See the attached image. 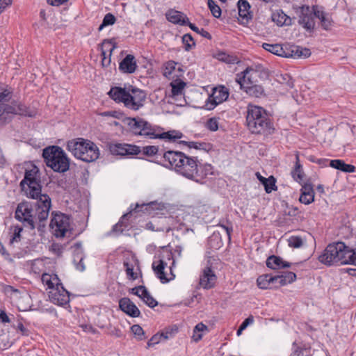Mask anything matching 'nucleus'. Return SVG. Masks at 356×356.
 <instances>
[{"instance_id":"nucleus-1","label":"nucleus","mask_w":356,"mask_h":356,"mask_svg":"<svg viewBox=\"0 0 356 356\" xmlns=\"http://www.w3.org/2000/svg\"><path fill=\"white\" fill-rule=\"evenodd\" d=\"M157 162L158 164L172 169L186 179L196 182H200L208 175L213 174L211 165L202 164L197 156H188L180 151H165L158 157Z\"/></svg>"},{"instance_id":"nucleus-2","label":"nucleus","mask_w":356,"mask_h":356,"mask_svg":"<svg viewBox=\"0 0 356 356\" xmlns=\"http://www.w3.org/2000/svg\"><path fill=\"white\" fill-rule=\"evenodd\" d=\"M127 124L129 130L135 135L145 136L150 139H167L169 141H175L183 136L177 131H169L163 133H157L156 127L152 126L147 121L140 118H127Z\"/></svg>"},{"instance_id":"nucleus-3","label":"nucleus","mask_w":356,"mask_h":356,"mask_svg":"<svg viewBox=\"0 0 356 356\" xmlns=\"http://www.w3.org/2000/svg\"><path fill=\"white\" fill-rule=\"evenodd\" d=\"M355 250L343 242L337 241L327 245L318 256V261L328 266L351 264Z\"/></svg>"},{"instance_id":"nucleus-4","label":"nucleus","mask_w":356,"mask_h":356,"mask_svg":"<svg viewBox=\"0 0 356 356\" xmlns=\"http://www.w3.org/2000/svg\"><path fill=\"white\" fill-rule=\"evenodd\" d=\"M246 123L248 129L254 134H271L273 124L262 107L249 104L247 109Z\"/></svg>"},{"instance_id":"nucleus-5","label":"nucleus","mask_w":356,"mask_h":356,"mask_svg":"<svg viewBox=\"0 0 356 356\" xmlns=\"http://www.w3.org/2000/svg\"><path fill=\"white\" fill-rule=\"evenodd\" d=\"M108 95L115 102L122 103L126 108L134 111L143 108L146 99V92L137 88L127 91L121 87H112Z\"/></svg>"},{"instance_id":"nucleus-6","label":"nucleus","mask_w":356,"mask_h":356,"mask_svg":"<svg viewBox=\"0 0 356 356\" xmlns=\"http://www.w3.org/2000/svg\"><path fill=\"white\" fill-rule=\"evenodd\" d=\"M29 198L37 200L35 203V216L40 222L47 220L51 207V201L47 194H42L41 181L33 184H26L24 188H22Z\"/></svg>"},{"instance_id":"nucleus-7","label":"nucleus","mask_w":356,"mask_h":356,"mask_svg":"<svg viewBox=\"0 0 356 356\" xmlns=\"http://www.w3.org/2000/svg\"><path fill=\"white\" fill-rule=\"evenodd\" d=\"M66 148L75 158L86 163L95 161L100 155L95 143L81 138L69 140Z\"/></svg>"},{"instance_id":"nucleus-8","label":"nucleus","mask_w":356,"mask_h":356,"mask_svg":"<svg viewBox=\"0 0 356 356\" xmlns=\"http://www.w3.org/2000/svg\"><path fill=\"white\" fill-rule=\"evenodd\" d=\"M42 156L46 165L57 172H65L70 168V159L59 146L52 145L43 149Z\"/></svg>"},{"instance_id":"nucleus-9","label":"nucleus","mask_w":356,"mask_h":356,"mask_svg":"<svg viewBox=\"0 0 356 356\" xmlns=\"http://www.w3.org/2000/svg\"><path fill=\"white\" fill-rule=\"evenodd\" d=\"M268 76V72L260 65L248 67L241 73L236 74V81L240 85H252L258 83V79H264Z\"/></svg>"},{"instance_id":"nucleus-10","label":"nucleus","mask_w":356,"mask_h":356,"mask_svg":"<svg viewBox=\"0 0 356 356\" xmlns=\"http://www.w3.org/2000/svg\"><path fill=\"white\" fill-rule=\"evenodd\" d=\"M15 218L22 222L24 227H29L31 229H35L34 219L38 220L35 216V209L33 210L32 204L29 202H22L18 204L15 213Z\"/></svg>"},{"instance_id":"nucleus-11","label":"nucleus","mask_w":356,"mask_h":356,"mask_svg":"<svg viewBox=\"0 0 356 356\" xmlns=\"http://www.w3.org/2000/svg\"><path fill=\"white\" fill-rule=\"evenodd\" d=\"M50 227L56 237H64L70 232L69 216L62 213H52Z\"/></svg>"},{"instance_id":"nucleus-12","label":"nucleus","mask_w":356,"mask_h":356,"mask_svg":"<svg viewBox=\"0 0 356 356\" xmlns=\"http://www.w3.org/2000/svg\"><path fill=\"white\" fill-rule=\"evenodd\" d=\"M318 6L310 8L309 6H302L298 10V24L307 31H313L315 27V13Z\"/></svg>"},{"instance_id":"nucleus-13","label":"nucleus","mask_w":356,"mask_h":356,"mask_svg":"<svg viewBox=\"0 0 356 356\" xmlns=\"http://www.w3.org/2000/svg\"><path fill=\"white\" fill-rule=\"evenodd\" d=\"M228 89L222 86L214 88L203 106L206 110H213L216 106L226 101L229 97Z\"/></svg>"},{"instance_id":"nucleus-14","label":"nucleus","mask_w":356,"mask_h":356,"mask_svg":"<svg viewBox=\"0 0 356 356\" xmlns=\"http://www.w3.org/2000/svg\"><path fill=\"white\" fill-rule=\"evenodd\" d=\"M216 280L217 276L212 266L211 259L209 258L202 268L199 284L203 289H209L215 286Z\"/></svg>"},{"instance_id":"nucleus-15","label":"nucleus","mask_w":356,"mask_h":356,"mask_svg":"<svg viewBox=\"0 0 356 356\" xmlns=\"http://www.w3.org/2000/svg\"><path fill=\"white\" fill-rule=\"evenodd\" d=\"M3 112V123L6 121V115L7 114H15L29 117H33L35 115V111L30 109L22 103L17 101L12 102L11 105L0 106Z\"/></svg>"},{"instance_id":"nucleus-16","label":"nucleus","mask_w":356,"mask_h":356,"mask_svg":"<svg viewBox=\"0 0 356 356\" xmlns=\"http://www.w3.org/2000/svg\"><path fill=\"white\" fill-rule=\"evenodd\" d=\"M106 147L113 155L126 156L137 155L140 153V148L138 146L118 143H108Z\"/></svg>"},{"instance_id":"nucleus-17","label":"nucleus","mask_w":356,"mask_h":356,"mask_svg":"<svg viewBox=\"0 0 356 356\" xmlns=\"http://www.w3.org/2000/svg\"><path fill=\"white\" fill-rule=\"evenodd\" d=\"M262 47L265 50H266L275 55L286 57V58L292 57V56L300 57L303 54L302 50H300V48L298 46H294V45L291 46V53L285 52L282 46L280 44L263 43Z\"/></svg>"},{"instance_id":"nucleus-18","label":"nucleus","mask_w":356,"mask_h":356,"mask_svg":"<svg viewBox=\"0 0 356 356\" xmlns=\"http://www.w3.org/2000/svg\"><path fill=\"white\" fill-rule=\"evenodd\" d=\"M153 204H154L153 202H150L148 204L143 203L141 204H140L138 203L136 204L135 207L134 209H132L129 212L124 214L120 218L119 222L113 226L112 229L110 231V232L108 234L111 235L112 234H115L116 235H119L120 234H122L123 232V231L124 230V229L129 227V223L127 221H128L129 218H130L131 216L132 215V211L138 212L140 211L139 210L140 207H151Z\"/></svg>"},{"instance_id":"nucleus-19","label":"nucleus","mask_w":356,"mask_h":356,"mask_svg":"<svg viewBox=\"0 0 356 356\" xmlns=\"http://www.w3.org/2000/svg\"><path fill=\"white\" fill-rule=\"evenodd\" d=\"M49 297L51 302L59 306H65L70 302V293L62 283L49 291Z\"/></svg>"},{"instance_id":"nucleus-20","label":"nucleus","mask_w":356,"mask_h":356,"mask_svg":"<svg viewBox=\"0 0 356 356\" xmlns=\"http://www.w3.org/2000/svg\"><path fill=\"white\" fill-rule=\"evenodd\" d=\"M120 309L131 317H138L140 312L136 305L129 298H122L119 301Z\"/></svg>"},{"instance_id":"nucleus-21","label":"nucleus","mask_w":356,"mask_h":356,"mask_svg":"<svg viewBox=\"0 0 356 356\" xmlns=\"http://www.w3.org/2000/svg\"><path fill=\"white\" fill-rule=\"evenodd\" d=\"M40 181V176L38 168L33 165L31 169L26 170L24 177L20 182L22 188H24L26 184H35V182Z\"/></svg>"},{"instance_id":"nucleus-22","label":"nucleus","mask_w":356,"mask_h":356,"mask_svg":"<svg viewBox=\"0 0 356 356\" xmlns=\"http://www.w3.org/2000/svg\"><path fill=\"white\" fill-rule=\"evenodd\" d=\"M136 67L135 58L131 54L127 55L119 64V70L123 73L132 74Z\"/></svg>"},{"instance_id":"nucleus-23","label":"nucleus","mask_w":356,"mask_h":356,"mask_svg":"<svg viewBox=\"0 0 356 356\" xmlns=\"http://www.w3.org/2000/svg\"><path fill=\"white\" fill-rule=\"evenodd\" d=\"M165 16L170 22L175 24L185 26L187 25L189 22L188 18L185 14L175 10H168Z\"/></svg>"},{"instance_id":"nucleus-24","label":"nucleus","mask_w":356,"mask_h":356,"mask_svg":"<svg viewBox=\"0 0 356 356\" xmlns=\"http://www.w3.org/2000/svg\"><path fill=\"white\" fill-rule=\"evenodd\" d=\"M314 200V191L310 183H305L302 186L301 194L299 201L305 204H309Z\"/></svg>"},{"instance_id":"nucleus-25","label":"nucleus","mask_w":356,"mask_h":356,"mask_svg":"<svg viewBox=\"0 0 356 356\" xmlns=\"http://www.w3.org/2000/svg\"><path fill=\"white\" fill-rule=\"evenodd\" d=\"M268 268L278 270L291 267V263L285 261L280 257L271 255L268 257L266 261Z\"/></svg>"},{"instance_id":"nucleus-26","label":"nucleus","mask_w":356,"mask_h":356,"mask_svg":"<svg viewBox=\"0 0 356 356\" xmlns=\"http://www.w3.org/2000/svg\"><path fill=\"white\" fill-rule=\"evenodd\" d=\"M166 266V262H165L163 259H159L152 263V269L154 273L160 280L161 282L163 284L170 281V279L166 277L165 273H164V269Z\"/></svg>"},{"instance_id":"nucleus-27","label":"nucleus","mask_w":356,"mask_h":356,"mask_svg":"<svg viewBox=\"0 0 356 356\" xmlns=\"http://www.w3.org/2000/svg\"><path fill=\"white\" fill-rule=\"evenodd\" d=\"M242 90H243L247 95L253 97H261L264 95V89L261 85L258 83L252 84V85H246L241 84V88H240Z\"/></svg>"},{"instance_id":"nucleus-28","label":"nucleus","mask_w":356,"mask_h":356,"mask_svg":"<svg viewBox=\"0 0 356 356\" xmlns=\"http://www.w3.org/2000/svg\"><path fill=\"white\" fill-rule=\"evenodd\" d=\"M315 16L316 18H318L320 20L321 27L323 29L327 31L331 29L333 21L331 15L329 13H325L322 10H319L318 8H317V10H316Z\"/></svg>"},{"instance_id":"nucleus-29","label":"nucleus","mask_w":356,"mask_h":356,"mask_svg":"<svg viewBox=\"0 0 356 356\" xmlns=\"http://www.w3.org/2000/svg\"><path fill=\"white\" fill-rule=\"evenodd\" d=\"M239 17L248 22L251 19L250 6L246 0H239L237 3Z\"/></svg>"},{"instance_id":"nucleus-30","label":"nucleus","mask_w":356,"mask_h":356,"mask_svg":"<svg viewBox=\"0 0 356 356\" xmlns=\"http://www.w3.org/2000/svg\"><path fill=\"white\" fill-rule=\"evenodd\" d=\"M41 280L42 283L47 286L50 291L61 284L60 279L56 274L43 273Z\"/></svg>"},{"instance_id":"nucleus-31","label":"nucleus","mask_w":356,"mask_h":356,"mask_svg":"<svg viewBox=\"0 0 356 356\" xmlns=\"http://www.w3.org/2000/svg\"><path fill=\"white\" fill-rule=\"evenodd\" d=\"M330 166L344 172H353L355 170L354 165L346 164L343 161L340 159L330 160Z\"/></svg>"},{"instance_id":"nucleus-32","label":"nucleus","mask_w":356,"mask_h":356,"mask_svg":"<svg viewBox=\"0 0 356 356\" xmlns=\"http://www.w3.org/2000/svg\"><path fill=\"white\" fill-rule=\"evenodd\" d=\"M273 280H276L275 275L269 274L261 275L257 280V286L261 289H271L270 282Z\"/></svg>"},{"instance_id":"nucleus-33","label":"nucleus","mask_w":356,"mask_h":356,"mask_svg":"<svg viewBox=\"0 0 356 356\" xmlns=\"http://www.w3.org/2000/svg\"><path fill=\"white\" fill-rule=\"evenodd\" d=\"M272 19L279 26L289 25L291 21V18L281 10L273 13Z\"/></svg>"},{"instance_id":"nucleus-34","label":"nucleus","mask_w":356,"mask_h":356,"mask_svg":"<svg viewBox=\"0 0 356 356\" xmlns=\"http://www.w3.org/2000/svg\"><path fill=\"white\" fill-rule=\"evenodd\" d=\"M147 156H156L155 163H158L157 159L158 157H160L161 155H163L165 152H160L159 147L155 145H147L143 147V149L140 150V152Z\"/></svg>"},{"instance_id":"nucleus-35","label":"nucleus","mask_w":356,"mask_h":356,"mask_svg":"<svg viewBox=\"0 0 356 356\" xmlns=\"http://www.w3.org/2000/svg\"><path fill=\"white\" fill-rule=\"evenodd\" d=\"M276 279L280 280V285H286L294 282L296 279V275L291 271L282 273L281 275H277Z\"/></svg>"},{"instance_id":"nucleus-36","label":"nucleus","mask_w":356,"mask_h":356,"mask_svg":"<svg viewBox=\"0 0 356 356\" xmlns=\"http://www.w3.org/2000/svg\"><path fill=\"white\" fill-rule=\"evenodd\" d=\"M186 83L181 80L175 81L170 83L172 95L173 97L181 96Z\"/></svg>"},{"instance_id":"nucleus-37","label":"nucleus","mask_w":356,"mask_h":356,"mask_svg":"<svg viewBox=\"0 0 356 356\" xmlns=\"http://www.w3.org/2000/svg\"><path fill=\"white\" fill-rule=\"evenodd\" d=\"M116 44L111 40H105L102 44L101 56L103 57H108L106 52L108 51V56H111L113 51L115 49Z\"/></svg>"},{"instance_id":"nucleus-38","label":"nucleus","mask_w":356,"mask_h":356,"mask_svg":"<svg viewBox=\"0 0 356 356\" xmlns=\"http://www.w3.org/2000/svg\"><path fill=\"white\" fill-rule=\"evenodd\" d=\"M140 299L151 308L158 305V302L151 296L147 289H143V294H140Z\"/></svg>"},{"instance_id":"nucleus-39","label":"nucleus","mask_w":356,"mask_h":356,"mask_svg":"<svg viewBox=\"0 0 356 356\" xmlns=\"http://www.w3.org/2000/svg\"><path fill=\"white\" fill-rule=\"evenodd\" d=\"M276 80L281 84L286 85L289 88L293 87V81L289 74H280L276 75Z\"/></svg>"},{"instance_id":"nucleus-40","label":"nucleus","mask_w":356,"mask_h":356,"mask_svg":"<svg viewBox=\"0 0 356 356\" xmlns=\"http://www.w3.org/2000/svg\"><path fill=\"white\" fill-rule=\"evenodd\" d=\"M116 21L115 17L111 13H107L104 17L103 21L98 28V31H101L107 26L113 25Z\"/></svg>"},{"instance_id":"nucleus-41","label":"nucleus","mask_w":356,"mask_h":356,"mask_svg":"<svg viewBox=\"0 0 356 356\" xmlns=\"http://www.w3.org/2000/svg\"><path fill=\"white\" fill-rule=\"evenodd\" d=\"M264 180L265 181L262 184L264 186L265 191L267 193H270L273 191L277 190V186L275 185L276 180L273 176H270L267 178V179Z\"/></svg>"},{"instance_id":"nucleus-42","label":"nucleus","mask_w":356,"mask_h":356,"mask_svg":"<svg viewBox=\"0 0 356 356\" xmlns=\"http://www.w3.org/2000/svg\"><path fill=\"white\" fill-rule=\"evenodd\" d=\"M217 58L222 62H225L226 63L229 64H234L238 63V58L236 56H230L229 54H227L224 52H220L218 54Z\"/></svg>"},{"instance_id":"nucleus-43","label":"nucleus","mask_w":356,"mask_h":356,"mask_svg":"<svg viewBox=\"0 0 356 356\" xmlns=\"http://www.w3.org/2000/svg\"><path fill=\"white\" fill-rule=\"evenodd\" d=\"M177 63L175 61L170 60L167 62L163 67V74L166 78H170L172 72L175 70Z\"/></svg>"},{"instance_id":"nucleus-44","label":"nucleus","mask_w":356,"mask_h":356,"mask_svg":"<svg viewBox=\"0 0 356 356\" xmlns=\"http://www.w3.org/2000/svg\"><path fill=\"white\" fill-rule=\"evenodd\" d=\"M12 97V91L10 88L0 86V102L9 101Z\"/></svg>"},{"instance_id":"nucleus-45","label":"nucleus","mask_w":356,"mask_h":356,"mask_svg":"<svg viewBox=\"0 0 356 356\" xmlns=\"http://www.w3.org/2000/svg\"><path fill=\"white\" fill-rule=\"evenodd\" d=\"M182 42L186 51H188L195 45L192 35L189 33L184 34L182 37Z\"/></svg>"},{"instance_id":"nucleus-46","label":"nucleus","mask_w":356,"mask_h":356,"mask_svg":"<svg viewBox=\"0 0 356 356\" xmlns=\"http://www.w3.org/2000/svg\"><path fill=\"white\" fill-rule=\"evenodd\" d=\"M289 246L293 248H299L303 244V240L300 236H291L288 239Z\"/></svg>"},{"instance_id":"nucleus-47","label":"nucleus","mask_w":356,"mask_h":356,"mask_svg":"<svg viewBox=\"0 0 356 356\" xmlns=\"http://www.w3.org/2000/svg\"><path fill=\"white\" fill-rule=\"evenodd\" d=\"M208 7L214 17L219 18L221 15V9L213 0H208Z\"/></svg>"},{"instance_id":"nucleus-48","label":"nucleus","mask_w":356,"mask_h":356,"mask_svg":"<svg viewBox=\"0 0 356 356\" xmlns=\"http://www.w3.org/2000/svg\"><path fill=\"white\" fill-rule=\"evenodd\" d=\"M131 332L139 341L145 339L143 329L139 325H134L131 327Z\"/></svg>"},{"instance_id":"nucleus-49","label":"nucleus","mask_w":356,"mask_h":356,"mask_svg":"<svg viewBox=\"0 0 356 356\" xmlns=\"http://www.w3.org/2000/svg\"><path fill=\"white\" fill-rule=\"evenodd\" d=\"M187 26H188L191 30L196 32L197 33H199L202 37L211 40V35L207 31H205L204 29H200L197 26H196L194 24L188 22Z\"/></svg>"},{"instance_id":"nucleus-50","label":"nucleus","mask_w":356,"mask_h":356,"mask_svg":"<svg viewBox=\"0 0 356 356\" xmlns=\"http://www.w3.org/2000/svg\"><path fill=\"white\" fill-rule=\"evenodd\" d=\"M218 118H211L207 121L205 127L211 131H216L218 129Z\"/></svg>"},{"instance_id":"nucleus-51","label":"nucleus","mask_w":356,"mask_h":356,"mask_svg":"<svg viewBox=\"0 0 356 356\" xmlns=\"http://www.w3.org/2000/svg\"><path fill=\"white\" fill-rule=\"evenodd\" d=\"M23 228L19 225H16L14 227V232L12 238L10 240V243L13 244L14 243H17L21 240V232H22Z\"/></svg>"},{"instance_id":"nucleus-52","label":"nucleus","mask_w":356,"mask_h":356,"mask_svg":"<svg viewBox=\"0 0 356 356\" xmlns=\"http://www.w3.org/2000/svg\"><path fill=\"white\" fill-rule=\"evenodd\" d=\"M124 266L125 268V271L127 277L131 280H136L137 278L136 273L134 272V266L132 264H130L128 261H124Z\"/></svg>"},{"instance_id":"nucleus-53","label":"nucleus","mask_w":356,"mask_h":356,"mask_svg":"<svg viewBox=\"0 0 356 356\" xmlns=\"http://www.w3.org/2000/svg\"><path fill=\"white\" fill-rule=\"evenodd\" d=\"M218 226L220 227L227 234L228 240H231V233L233 231L232 226L230 222H227L226 224L220 222Z\"/></svg>"},{"instance_id":"nucleus-54","label":"nucleus","mask_w":356,"mask_h":356,"mask_svg":"<svg viewBox=\"0 0 356 356\" xmlns=\"http://www.w3.org/2000/svg\"><path fill=\"white\" fill-rule=\"evenodd\" d=\"M293 177L296 181L302 180V168L300 164L298 162L296 163L295 170L293 172Z\"/></svg>"},{"instance_id":"nucleus-55","label":"nucleus","mask_w":356,"mask_h":356,"mask_svg":"<svg viewBox=\"0 0 356 356\" xmlns=\"http://www.w3.org/2000/svg\"><path fill=\"white\" fill-rule=\"evenodd\" d=\"M163 335H160L159 334H156L152 337V338L147 341V348L154 345L159 343L162 338Z\"/></svg>"},{"instance_id":"nucleus-56","label":"nucleus","mask_w":356,"mask_h":356,"mask_svg":"<svg viewBox=\"0 0 356 356\" xmlns=\"http://www.w3.org/2000/svg\"><path fill=\"white\" fill-rule=\"evenodd\" d=\"M212 149V145L208 143H198L197 142V147L195 149L204 150L207 152Z\"/></svg>"},{"instance_id":"nucleus-57","label":"nucleus","mask_w":356,"mask_h":356,"mask_svg":"<svg viewBox=\"0 0 356 356\" xmlns=\"http://www.w3.org/2000/svg\"><path fill=\"white\" fill-rule=\"evenodd\" d=\"M14 327L24 336H29L30 334V331L24 326L22 322H18L17 325L16 326L14 325Z\"/></svg>"},{"instance_id":"nucleus-58","label":"nucleus","mask_w":356,"mask_h":356,"mask_svg":"<svg viewBox=\"0 0 356 356\" xmlns=\"http://www.w3.org/2000/svg\"><path fill=\"white\" fill-rule=\"evenodd\" d=\"M81 327L83 330L88 333L95 334L97 333V330L94 328L91 325L89 324H83L81 325Z\"/></svg>"},{"instance_id":"nucleus-59","label":"nucleus","mask_w":356,"mask_h":356,"mask_svg":"<svg viewBox=\"0 0 356 356\" xmlns=\"http://www.w3.org/2000/svg\"><path fill=\"white\" fill-rule=\"evenodd\" d=\"M146 289L144 286H138L131 289V293L138 296L140 298V294H143V289Z\"/></svg>"},{"instance_id":"nucleus-60","label":"nucleus","mask_w":356,"mask_h":356,"mask_svg":"<svg viewBox=\"0 0 356 356\" xmlns=\"http://www.w3.org/2000/svg\"><path fill=\"white\" fill-rule=\"evenodd\" d=\"M13 0H0V14L4 11V10L12 4Z\"/></svg>"},{"instance_id":"nucleus-61","label":"nucleus","mask_w":356,"mask_h":356,"mask_svg":"<svg viewBox=\"0 0 356 356\" xmlns=\"http://www.w3.org/2000/svg\"><path fill=\"white\" fill-rule=\"evenodd\" d=\"M253 322H254L253 316H250L248 317L241 324V329H245L249 325L252 324Z\"/></svg>"},{"instance_id":"nucleus-62","label":"nucleus","mask_w":356,"mask_h":356,"mask_svg":"<svg viewBox=\"0 0 356 356\" xmlns=\"http://www.w3.org/2000/svg\"><path fill=\"white\" fill-rule=\"evenodd\" d=\"M69 0H47V3L53 6H59Z\"/></svg>"},{"instance_id":"nucleus-63","label":"nucleus","mask_w":356,"mask_h":356,"mask_svg":"<svg viewBox=\"0 0 356 356\" xmlns=\"http://www.w3.org/2000/svg\"><path fill=\"white\" fill-rule=\"evenodd\" d=\"M0 321L3 323L10 322V318L4 310L0 311Z\"/></svg>"},{"instance_id":"nucleus-64","label":"nucleus","mask_w":356,"mask_h":356,"mask_svg":"<svg viewBox=\"0 0 356 356\" xmlns=\"http://www.w3.org/2000/svg\"><path fill=\"white\" fill-rule=\"evenodd\" d=\"M207 330V327L203 324L202 323H200L195 325L193 330L196 331V332L202 333L204 330Z\"/></svg>"}]
</instances>
